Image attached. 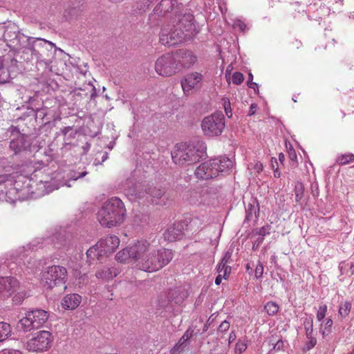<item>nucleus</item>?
Wrapping results in <instances>:
<instances>
[{
	"label": "nucleus",
	"mask_w": 354,
	"mask_h": 354,
	"mask_svg": "<svg viewBox=\"0 0 354 354\" xmlns=\"http://www.w3.org/2000/svg\"><path fill=\"white\" fill-rule=\"evenodd\" d=\"M250 166H252V169L254 170V171L257 174H260L262 171L263 169V164L261 162H259V161H255L254 165H252V164H250L249 167Z\"/></svg>",
	"instance_id": "43"
},
{
	"label": "nucleus",
	"mask_w": 354,
	"mask_h": 354,
	"mask_svg": "<svg viewBox=\"0 0 354 354\" xmlns=\"http://www.w3.org/2000/svg\"><path fill=\"white\" fill-rule=\"evenodd\" d=\"M52 334L47 330H40L26 344V349L30 352L40 353L46 351L51 346Z\"/></svg>",
	"instance_id": "10"
},
{
	"label": "nucleus",
	"mask_w": 354,
	"mask_h": 354,
	"mask_svg": "<svg viewBox=\"0 0 354 354\" xmlns=\"http://www.w3.org/2000/svg\"><path fill=\"white\" fill-rule=\"evenodd\" d=\"M248 85L250 88L254 89L255 93H259V86L258 84H257L256 82H248Z\"/></svg>",
	"instance_id": "52"
},
{
	"label": "nucleus",
	"mask_w": 354,
	"mask_h": 354,
	"mask_svg": "<svg viewBox=\"0 0 354 354\" xmlns=\"http://www.w3.org/2000/svg\"><path fill=\"white\" fill-rule=\"evenodd\" d=\"M327 310L328 307L326 304H324L319 306L316 315V318L319 322H322L324 319L327 313Z\"/></svg>",
	"instance_id": "36"
},
{
	"label": "nucleus",
	"mask_w": 354,
	"mask_h": 354,
	"mask_svg": "<svg viewBox=\"0 0 354 354\" xmlns=\"http://www.w3.org/2000/svg\"><path fill=\"white\" fill-rule=\"evenodd\" d=\"M264 309L270 316H273L279 311V306L273 301H268L264 306Z\"/></svg>",
	"instance_id": "31"
},
{
	"label": "nucleus",
	"mask_w": 354,
	"mask_h": 354,
	"mask_svg": "<svg viewBox=\"0 0 354 354\" xmlns=\"http://www.w3.org/2000/svg\"><path fill=\"white\" fill-rule=\"evenodd\" d=\"M178 73L184 69H189L196 62V57L192 52L187 50H179L174 53Z\"/></svg>",
	"instance_id": "14"
},
{
	"label": "nucleus",
	"mask_w": 354,
	"mask_h": 354,
	"mask_svg": "<svg viewBox=\"0 0 354 354\" xmlns=\"http://www.w3.org/2000/svg\"><path fill=\"white\" fill-rule=\"evenodd\" d=\"M120 271V268L116 266H102L97 270L95 277L98 279L109 281L117 277Z\"/></svg>",
	"instance_id": "19"
},
{
	"label": "nucleus",
	"mask_w": 354,
	"mask_h": 354,
	"mask_svg": "<svg viewBox=\"0 0 354 354\" xmlns=\"http://www.w3.org/2000/svg\"><path fill=\"white\" fill-rule=\"evenodd\" d=\"M226 264H223L221 261L217 266V272L218 274H222L223 270L225 269Z\"/></svg>",
	"instance_id": "56"
},
{
	"label": "nucleus",
	"mask_w": 354,
	"mask_h": 354,
	"mask_svg": "<svg viewBox=\"0 0 354 354\" xmlns=\"http://www.w3.org/2000/svg\"><path fill=\"white\" fill-rule=\"evenodd\" d=\"M192 335V333H189V330H187L185 333L183 335V336L180 338L179 341V346H181L184 342H185Z\"/></svg>",
	"instance_id": "48"
},
{
	"label": "nucleus",
	"mask_w": 354,
	"mask_h": 354,
	"mask_svg": "<svg viewBox=\"0 0 354 354\" xmlns=\"http://www.w3.org/2000/svg\"><path fill=\"white\" fill-rule=\"evenodd\" d=\"M248 348V344L245 339H239L234 348V353L236 354L243 353Z\"/></svg>",
	"instance_id": "33"
},
{
	"label": "nucleus",
	"mask_w": 354,
	"mask_h": 354,
	"mask_svg": "<svg viewBox=\"0 0 354 354\" xmlns=\"http://www.w3.org/2000/svg\"><path fill=\"white\" fill-rule=\"evenodd\" d=\"M124 194L131 201H148L149 194L148 192V185L137 183L125 189Z\"/></svg>",
	"instance_id": "15"
},
{
	"label": "nucleus",
	"mask_w": 354,
	"mask_h": 354,
	"mask_svg": "<svg viewBox=\"0 0 354 354\" xmlns=\"http://www.w3.org/2000/svg\"><path fill=\"white\" fill-rule=\"evenodd\" d=\"M148 192L149 194V199L148 201H151V203H155L156 204H159V202L158 201L159 199L162 198V196L164 195L165 192L164 190L156 188V187H148Z\"/></svg>",
	"instance_id": "23"
},
{
	"label": "nucleus",
	"mask_w": 354,
	"mask_h": 354,
	"mask_svg": "<svg viewBox=\"0 0 354 354\" xmlns=\"http://www.w3.org/2000/svg\"><path fill=\"white\" fill-rule=\"evenodd\" d=\"M19 281L12 277H0V299L9 297L19 287Z\"/></svg>",
	"instance_id": "17"
},
{
	"label": "nucleus",
	"mask_w": 354,
	"mask_h": 354,
	"mask_svg": "<svg viewBox=\"0 0 354 354\" xmlns=\"http://www.w3.org/2000/svg\"><path fill=\"white\" fill-rule=\"evenodd\" d=\"M281 176V172L279 171L278 168H276L274 171V176L275 178H279Z\"/></svg>",
	"instance_id": "62"
},
{
	"label": "nucleus",
	"mask_w": 354,
	"mask_h": 354,
	"mask_svg": "<svg viewBox=\"0 0 354 354\" xmlns=\"http://www.w3.org/2000/svg\"><path fill=\"white\" fill-rule=\"evenodd\" d=\"M333 322L331 318L328 317L325 320H322L319 327V333L323 338L328 335L332 330Z\"/></svg>",
	"instance_id": "25"
},
{
	"label": "nucleus",
	"mask_w": 354,
	"mask_h": 354,
	"mask_svg": "<svg viewBox=\"0 0 354 354\" xmlns=\"http://www.w3.org/2000/svg\"><path fill=\"white\" fill-rule=\"evenodd\" d=\"M231 257H232V252L228 250L225 252L221 261L222 262L223 264L227 265V263H230Z\"/></svg>",
	"instance_id": "45"
},
{
	"label": "nucleus",
	"mask_w": 354,
	"mask_h": 354,
	"mask_svg": "<svg viewBox=\"0 0 354 354\" xmlns=\"http://www.w3.org/2000/svg\"><path fill=\"white\" fill-rule=\"evenodd\" d=\"M225 126V117L221 113H214L206 116L201 122L202 131L208 137L220 136Z\"/></svg>",
	"instance_id": "8"
},
{
	"label": "nucleus",
	"mask_w": 354,
	"mask_h": 354,
	"mask_svg": "<svg viewBox=\"0 0 354 354\" xmlns=\"http://www.w3.org/2000/svg\"><path fill=\"white\" fill-rule=\"evenodd\" d=\"M232 26L234 29H238L242 32L245 31L247 28V25L241 19L234 20Z\"/></svg>",
	"instance_id": "39"
},
{
	"label": "nucleus",
	"mask_w": 354,
	"mask_h": 354,
	"mask_svg": "<svg viewBox=\"0 0 354 354\" xmlns=\"http://www.w3.org/2000/svg\"><path fill=\"white\" fill-rule=\"evenodd\" d=\"M71 130V127H64V129H62V133L66 136L68 131H70Z\"/></svg>",
	"instance_id": "60"
},
{
	"label": "nucleus",
	"mask_w": 354,
	"mask_h": 354,
	"mask_svg": "<svg viewBox=\"0 0 354 354\" xmlns=\"http://www.w3.org/2000/svg\"><path fill=\"white\" fill-rule=\"evenodd\" d=\"M337 161L340 165H346L354 162V154L351 153L342 154L337 157Z\"/></svg>",
	"instance_id": "32"
},
{
	"label": "nucleus",
	"mask_w": 354,
	"mask_h": 354,
	"mask_svg": "<svg viewBox=\"0 0 354 354\" xmlns=\"http://www.w3.org/2000/svg\"><path fill=\"white\" fill-rule=\"evenodd\" d=\"M120 243V239L117 236L108 235L87 250V258L90 261L94 260L102 261L104 257L113 253L118 248Z\"/></svg>",
	"instance_id": "6"
},
{
	"label": "nucleus",
	"mask_w": 354,
	"mask_h": 354,
	"mask_svg": "<svg viewBox=\"0 0 354 354\" xmlns=\"http://www.w3.org/2000/svg\"><path fill=\"white\" fill-rule=\"evenodd\" d=\"M207 222V216L201 215V216H194L189 223V227L194 231L199 230L203 225Z\"/></svg>",
	"instance_id": "24"
},
{
	"label": "nucleus",
	"mask_w": 354,
	"mask_h": 354,
	"mask_svg": "<svg viewBox=\"0 0 354 354\" xmlns=\"http://www.w3.org/2000/svg\"><path fill=\"white\" fill-rule=\"evenodd\" d=\"M0 354H22V353L19 350L4 349L0 352Z\"/></svg>",
	"instance_id": "49"
},
{
	"label": "nucleus",
	"mask_w": 354,
	"mask_h": 354,
	"mask_svg": "<svg viewBox=\"0 0 354 354\" xmlns=\"http://www.w3.org/2000/svg\"><path fill=\"white\" fill-rule=\"evenodd\" d=\"M263 270V264L259 261L255 268V277L257 279H260L262 277Z\"/></svg>",
	"instance_id": "41"
},
{
	"label": "nucleus",
	"mask_w": 354,
	"mask_h": 354,
	"mask_svg": "<svg viewBox=\"0 0 354 354\" xmlns=\"http://www.w3.org/2000/svg\"><path fill=\"white\" fill-rule=\"evenodd\" d=\"M206 145L202 141L176 145L171 153L173 161L178 165H192L206 156Z\"/></svg>",
	"instance_id": "4"
},
{
	"label": "nucleus",
	"mask_w": 354,
	"mask_h": 354,
	"mask_svg": "<svg viewBox=\"0 0 354 354\" xmlns=\"http://www.w3.org/2000/svg\"><path fill=\"white\" fill-rule=\"evenodd\" d=\"M295 200L297 202H300L304 196V187L301 183H297L295 187Z\"/></svg>",
	"instance_id": "34"
},
{
	"label": "nucleus",
	"mask_w": 354,
	"mask_h": 354,
	"mask_svg": "<svg viewBox=\"0 0 354 354\" xmlns=\"http://www.w3.org/2000/svg\"><path fill=\"white\" fill-rule=\"evenodd\" d=\"M233 167V162L227 157L211 159L201 164L195 171L196 178L208 180L225 174Z\"/></svg>",
	"instance_id": "5"
},
{
	"label": "nucleus",
	"mask_w": 354,
	"mask_h": 354,
	"mask_svg": "<svg viewBox=\"0 0 354 354\" xmlns=\"http://www.w3.org/2000/svg\"><path fill=\"white\" fill-rule=\"evenodd\" d=\"M244 80L243 75L240 72H235L232 75V83L236 85L241 84Z\"/></svg>",
	"instance_id": "38"
},
{
	"label": "nucleus",
	"mask_w": 354,
	"mask_h": 354,
	"mask_svg": "<svg viewBox=\"0 0 354 354\" xmlns=\"http://www.w3.org/2000/svg\"><path fill=\"white\" fill-rule=\"evenodd\" d=\"M107 158H108V153L104 152L102 157V162H104L106 160H107Z\"/></svg>",
	"instance_id": "63"
},
{
	"label": "nucleus",
	"mask_w": 354,
	"mask_h": 354,
	"mask_svg": "<svg viewBox=\"0 0 354 354\" xmlns=\"http://www.w3.org/2000/svg\"><path fill=\"white\" fill-rule=\"evenodd\" d=\"M77 285L79 288H83L88 283V276L86 274H80V273H76Z\"/></svg>",
	"instance_id": "35"
},
{
	"label": "nucleus",
	"mask_w": 354,
	"mask_h": 354,
	"mask_svg": "<svg viewBox=\"0 0 354 354\" xmlns=\"http://www.w3.org/2000/svg\"><path fill=\"white\" fill-rule=\"evenodd\" d=\"M156 73L164 77H169L178 73L174 53H166L160 57L156 62Z\"/></svg>",
	"instance_id": "11"
},
{
	"label": "nucleus",
	"mask_w": 354,
	"mask_h": 354,
	"mask_svg": "<svg viewBox=\"0 0 354 354\" xmlns=\"http://www.w3.org/2000/svg\"><path fill=\"white\" fill-rule=\"evenodd\" d=\"M231 272V267L230 266H226L225 269L223 270L222 276L224 279H227Z\"/></svg>",
	"instance_id": "50"
},
{
	"label": "nucleus",
	"mask_w": 354,
	"mask_h": 354,
	"mask_svg": "<svg viewBox=\"0 0 354 354\" xmlns=\"http://www.w3.org/2000/svg\"><path fill=\"white\" fill-rule=\"evenodd\" d=\"M222 101H223V105L224 106V109H225L226 115L228 118H231L232 116V112L230 102L229 99L224 97L222 99Z\"/></svg>",
	"instance_id": "37"
},
{
	"label": "nucleus",
	"mask_w": 354,
	"mask_h": 354,
	"mask_svg": "<svg viewBox=\"0 0 354 354\" xmlns=\"http://www.w3.org/2000/svg\"><path fill=\"white\" fill-rule=\"evenodd\" d=\"M257 108V104H252L250 105V107L248 115H253L255 113V112H256Z\"/></svg>",
	"instance_id": "55"
},
{
	"label": "nucleus",
	"mask_w": 354,
	"mask_h": 354,
	"mask_svg": "<svg viewBox=\"0 0 354 354\" xmlns=\"http://www.w3.org/2000/svg\"><path fill=\"white\" fill-rule=\"evenodd\" d=\"M183 235V227L178 224L169 227L164 233L165 239L169 241H174L180 239Z\"/></svg>",
	"instance_id": "21"
},
{
	"label": "nucleus",
	"mask_w": 354,
	"mask_h": 354,
	"mask_svg": "<svg viewBox=\"0 0 354 354\" xmlns=\"http://www.w3.org/2000/svg\"><path fill=\"white\" fill-rule=\"evenodd\" d=\"M27 170L31 173L30 176V180L37 178L40 174H43L41 171L44 167V163L41 161L30 162L26 165Z\"/></svg>",
	"instance_id": "22"
},
{
	"label": "nucleus",
	"mask_w": 354,
	"mask_h": 354,
	"mask_svg": "<svg viewBox=\"0 0 354 354\" xmlns=\"http://www.w3.org/2000/svg\"><path fill=\"white\" fill-rule=\"evenodd\" d=\"M284 159H285V156H284V155H283V153H279V161H280L281 163H283V162Z\"/></svg>",
	"instance_id": "64"
},
{
	"label": "nucleus",
	"mask_w": 354,
	"mask_h": 354,
	"mask_svg": "<svg viewBox=\"0 0 354 354\" xmlns=\"http://www.w3.org/2000/svg\"><path fill=\"white\" fill-rule=\"evenodd\" d=\"M82 301V297L78 294H68L62 301V306L65 310H74L77 308Z\"/></svg>",
	"instance_id": "20"
},
{
	"label": "nucleus",
	"mask_w": 354,
	"mask_h": 354,
	"mask_svg": "<svg viewBox=\"0 0 354 354\" xmlns=\"http://www.w3.org/2000/svg\"><path fill=\"white\" fill-rule=\"evenodd\" d=\"M306 341L304 346V351H307L312 349L317 344V339L314 334L306 335Z\"/></svg>",
	"instance_id": "30"
},
{
	"label": "nucleus",
	"mask_w": 354,
	"mask_h": 354,
	"mask_svg": "<svg viewBox=\"0 0 354 354\" xmlns=\"http://www.w3.org/2000/svg\"><path fill=\"white\" fill-rule=\"evenodd\" d=\"M203 77V75L198 72L187 73L181 80V86L184 94L189 95L193 90L201 88Z\"/></svg>",
	"instance_id": "13"
},
{
	"label": "nucleus",
	"mask_w": 354,
	"mask_h": 354,
	"mask_svg": "<svg viewBox=\"0 0 354 354\" xmlns=\"http://www.w3.org/2000/svg\"><path fill=\"white\" fill-rule=\"evenodd\" d=\"M304 326L306 335H310L313 333V317L312 315L306 317L304 321Z\"/></svg>",
	"instance_id": "29"
},
{
	"label": "nucleus",
	"mask_w": 354,
	"mask_h": 354,
	"mask_svg": "<svg viewBox=\"0 0 354 354\" xmlns=\"http://www.w3.org/2000/svg\"><path fill=\"white\" fill-rule=\"evenodd\" d=\"M15 37L12 38V36L10 35V32L8 29H6L3 34V37L6 40H12V39H15L17 37V35L15 32H14Z\"/></svg>",
	"instance_id": "54"
},
{
	"label": "nucleus",
	"mask_w": 354,
	"mask_h": 354,
	"mask_svg": "<svg viewBox=\"0 0 354 354\" xmlns=\"http://www.w3.org/2000/svg\"><path fill=\"white\" fill-rule=\"evenodd\" d=\"M36 46H39L42 49L51 51L55 48V45L53 42L41 38H36L35 39Z\"/></svg>",
	"instance_id": "26"
},
{
	"label": "nucleus",
	"mask_w": 354,
	"mask_h": 354,
	"mask_svg": "<svg viewBox=\"0 0 354 354\" xmlns=\"http://www.w3.org/2000/svg\"><path fill=\"white\" fill-rule=\"evenodd\" d=\"M223 279H224V278L223 277L222 274H218L215 279V283L216 285L221 284Z\"/></svg>",
	"instance_id": "58"
},
{
	"label": "nucleus",
	"mask_w": 354,
	"mask_h": 354,
	"mask_svg": "<svg viewBox=\"0 0 354 354\" xmlns=\"http://www.w3.org/2000/svg\"><path fill=\"white\" fill-rule=\"evenodd\" d=\"M283 344V342H282V341H281V340L278 341V342L276 343L275 346H274V349H277V350L280 349V348H281V347H282Z\"/></svg>",
	"instance_id": "59"
},
{
	"label": "nucleus",
	"mask_w": 354,
	"mask_h": 354,
	"mask_svg": "<svg viewBox=\"0 0 354 354\" xmlns=\"http://www.w3.org/2000/svg\"><path fill=\"white\" fill-rule=\"evenodd\" d=\"M200 31L194 22L192 15L183 16L174 26H167L160 33V42L165 46H173L186 39H189Z\"/></svg>",
	"instance_id": "2"
},
{
	"label": "nucleus",
	"mask_w": 354,
	"mask_h": 354,
	"mask_svg": "<svg viewBox=\"0 0 354 354\" xmlns=\"http://www.w3.org/2000/svg\"><path fill=\"white\" fill-rule=\"evenodd\" d=\"M10 75L8 73L3 72L0 75V84H4L10 80Z\"/></svg>",
	"instance_id": "47"
},
{
	"label": "nucleus",
	"mask_w": 354,
	"mask_h": 354,
	"mask_svg": "<svg viewBox=\"0 0 354 354\" xmlns=\"http://www.w3.org/2000/svg\"><path fill=\"white\" fill-rule=\"evenodd\" d=\"M351 308H352V304L350 301H345L341 302L339 304V310H338L339 315L342 318L346 317L349 315Z\"/></svg>",
	"instance_id": "27"
},
{
	"label": "nucleus",
	"mask_w": 354,
	"mask_h": 354,
	"mask_svg": "<svg viewBox=\"0 0 354 354\" xmlns=\"http://www.w3.org/2000/svg\"><path fill=\"white\" fill-rule=\"evenodd\" d=\"M26 297V295L25 293L17 292L12 298L13 302L15 304H20Z\"/></svg>",
	"instance_id": "42"
},
{
	"label": "nucleus",
	"mask_w": 354,
	"mask_h": 354,
	"mask_svg": "<svg viewBox=\"0 0 354 354\" xmlns=\"http://www.w3.org/2000/svg\"><path fill=\"white\" fill-rule=\"evenodd\" d=\"M126 208L122 200L112 197L107 200L98 210L97 219L105 227L111 228L120 226L125 220Z\"/></svg>",
	"instance_id": "3"
},
{
	"label": "nucleus",
	"mask_w": 354,
	"mask_h": 354,
	"mask_svg": "<svg viewBox=\"0 0 354 354\" xmlns=\"http://www.w3.org/2000/svg\"><path fill=\"white\" fill-rule=\"evenodd\" d=\"M10 147L15 152L18 153L19 152L21 149L22 146L19 145V140H12L10 143Z\"/></svg>",
	"instance_id": "40"
},
{
	"label": "nucleus",
	"mask_w": 354,
	"mask_h": 354,
	"mask_svg": "<svg viewBox=\"0 0 354 354\" xmlns=\"http://www.w3.org/2000/svg\"><path fill=\"white\" fill-rule=\"evenodd\" d=\"M11 326L6 322H0V342L6 340L11 334Z\"/></svg>",
	"instance_id": "28"
},
{
	"label": "nucleus",
	"mask_w": 354,
	"mask_h": 354,
	"mask_svg": "<svg viewBox=\"0 0 354 354\" xmlns=\"http://www.w3.org/2000/svg\"><path fill=\"white\" fill-rule=\"evenodd\" d=\"M229 328H230V322L225 320L220 324V326L218 327V331L225 332V331L228 330Z\"/></svg>",
	"instance_id": "46"
},
{
	"label": "nucleus",
	"mask_w": 354,
	"mask_h": 354,
	"mask_svg": "<svg viewBox=\"0 0 354 354\" xmlns=\"http://www.w3.org/2000/svg\"><path fill=\"white\" fill-rule=\"evenodd\" d=\"M48 319V313L42 309H34L26 313L18 326L24 331H30L41 327Z\"/></svg>",
	"instance_id": "7"
},
{
	"label": "nucleus",
	"mask_w": 354,
	"mask_h": 354,
	"mask_svg": "<svg viewBox=\"0 0 354 354\" xmlns=\"http://www.w3.org/2000/svg\"><path fill=\"white\" fill-rule=\"evenodd\" d=\"M86 175V171H83V172L78 173V174L75 173L73 176H71V178L73 180H77L78 178H83Z\"/></svg>",
	"instance_id": "53"
},
{
	"label": "nucleus",
	"mask_w": 354,
	"mask_h": 354,
	"mask_svg": "<svg viewBox=\"0 0 354 354\" xmlns=\"http://www.w3.org/2000/svg\"><path fill=\"white\" fill-rule=\"evenodd\" d=\"M135 266L142 271L153 272L158 271L168 264L172 259L171 250L168 249L155 250L147 241H140Z\"/></svg>",
	"instance_id": "1"
},
{
	"label": "nucleus",
	"mask_w": 354,
	"mask_h": 354,
	"mask_svg": "<svg viewBox=\"0 0 354 354\" xmlns=\"http://www.w3.org/2000/svg\"><path fill=\"white\" fill-rule=\"evenodd\" d=\"M317 12L319 15L322 16H328L330 14V8L328 6H320L317 9Z\"/></svg>",
	"instance_id": "44"
},
{
	"label": "nucleus",
	"mask_w": 354,
	"mask_h": 354,
	"mask_svg": "<svg viewBox=\"0 0 354 354\" xmlns=\"http://www.w3.org/2000/svg\"><path fill=\"white\" fill-rule=\"evenodd\" d=\"M37 185L38 186V189L40 190V194L41 195L49 194L50 192L59 189V187L62 186L66 185L67 187H71V185L67 184L66 181H62L59 183H56L53 179L48 181L47 176L39 180V183L37 184Z\"/></svg>",
	"instance_id": "18"
},
{
	"label": "nucleus",
	"mask_w": 354,
	"mask_h": 354,
	"mask_svg": "<svg viewBox=\"0 0 354 354\" xmlns=\"http://www.w3.org/2000/svg\"><path fill=\"white\" fill-rule=\"evenodd\" d=\"M66 279L67 270L64 267L59 266L48 267L42 275V281L47 288L62 286H64V289H66Z\"/></svg>",
	"instance_id": "9"
},
{
	"label": "nucleus",
	"mask_w": 354,
	"mask_h": 354,
	"mask_svg": "<svg viewBox=\"0 0 354 354\" xmlns=\"http://www.w3.org/2000/svg\"><path fill=\"white\" fill-rule=\"evenodd\" d=\"M70 233L65 227L60 226L54 229L51 241L53 242L54 248L62 253L66 252L71 247Z\"/></svg>",
	"instance_id": "12"
},
{
	"label": "nucleus",
	"mask_w": 354,
	"mask_h": 354,
	"mask_svg": "<svg viewBox=\"0 0 354 354\" xmlns=\"http://www.w3.org/2000/svg\"><path fill=\"white\" fill-rule=\"evenodd\" d=\"M236 338V335L234 332H231L229 336V342L231 343Z\"/></svg>",
	"instance_id": "61"
},
{
	"label": "nucleus",
	"mask_w": 354,
	"mask_h": 354,
	"mask_svg": "<svg viewBox=\"0 0 354 354\" xmlns=\"http://www.w3.org/2000/svg\"><path fill=\"white\" fill-rule=\"evenodd\" d=\"M231 272V267L230 266H226L225 269L223 270L222 276L224 279H227Z\"/></svg>",
	"instance_id": "51"
},
{
	"label": "nucleus",
	"mask_w": 354,
	"mask_h": 354,
	"mask_svg": "<svg viewBox=\"0 0 354 354\" xmlns=\"http://www.w3.org/2000/svg\"><path fill=\"white\" fill-rule=\"evenodd\" d=\"M140 241L133 245L127 247L115 254V260L120 263H129L133 262L136 263V259L137 258L138 252H142V248H139Z\"/></svg>",
	"instance_id": "16"
},
{
	"label": "nucleus",
	"mask_w": 354,
	"mask_h": 354,
	"mask_svg": "<svg viewBox=\"0 0 354 354\" xmlns=\"http://www.w3.org/2000/svg\"><path fill=\"white\" fill-rule=\"evenodd\" d=\"M171 4V1L170 0H162L161 2H160V4L158 6V8L159 9L160 7H163V6H168Z\"/></svg>",
	"instance_id": "57"
}]
</instances>
